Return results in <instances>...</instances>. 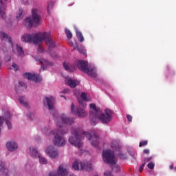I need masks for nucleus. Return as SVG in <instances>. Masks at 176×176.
<instances>
[{
  "mask_svg": "<svg viewBox=\"0 0 176 176\" xmlns=\"http://www.w3.org/2000/svg\"><path fill=\"white\" fill-rule=\"evenodd\" d=\"M53 116L54 122L58 126V130L53 132L55 135L53 139V144H55L56 146H64L65 144H67V141L63 135L67 133V129L64 128L63 124L71 126V124L75 123V121L74 118L67 116L65 113H63L61 116H58V112L57 111L53 113Z\"/></svg>",
  "mask_w": 176,
  "mask_h": 176,
  "instance_id": "nucleus-1",
  "label": "nucleus"
},
{
  "mask_svg": "<svg viewBox=\"0 0 176 176\" xmlns=\"http://www.w3.org/2000/svg\"><path fill=\"white\" fill-rule=\"evenodd\" d=\"M71 133L72 136L69 138V142L76 148H82L83 146L82 140H83L85 137H86L89 140H91V144L92 146H95V148H97V146H98V144H100V136H98L97 133H95L91 135L89 132H83L80 129H72Z\"/></svg>",
  "mask_w": 176,
  "mask_h": 176,
  "instance_id": "nucleus-2",
  "label": "nucleus"
},
{
  "mask_svg": "<svg viewBox=\"0 0 176 176\" xmlns=\"http://www.w3.org/2000/svg\"><path fill=\"white\" fill-rule=\"evenodd\" d=\"M75 64L78 69H80L82 72L89 75L91 78H96L97 76V71L96 70V68L94 67H88L89 63H87V61L80 60L76 61Z\"/></svg>",
  "mask_w": 176,
  "mask_h": 176,
  "instance_id": "nucleus-3",
  "label": "nucleus"
},
{
  "mask_svg": "<svg viewBox=\"0 0 176 176\" xmlns=\"http://www.w3.org/2000/svg\"><path fill=\"white\" fill-rule=\"evenodd\" d=\"M45 38V34L38 33L35 34H23L21 38V42H25L31 43V42H33V43L36 45H41L42 43V38Z\"/></svg>",
  "mask_w": 176,
  "mask_h": 176,
  "instance_id": "nucleus-4",
  "label": "nucleus"
},
{
  "mask_svg": "<svg viewBox=\"0 0 176 176\" xmlns=\"http://www.w3.org/2000/svg\"><path fill=\"white\" fill-rule=\"evenodd\" d=\"M32 17L26 18L25 22L28 24L29 27H32L34 24H40L41 23V15L39 11L36 9L32 10Z\"/></svg>",
  "mask_w": 176,
  "mask_h": 176,
  "instance_id": "nucleus-5",
  "label": "nucleus"
},
{
  "mask_svg": "<svg viewBox=\"0 0 176 176\" xmlns=\"http://www.w3.org/2000/svg\"><path fill=\"white\" fill-rule=\"evenodd\" d=\"M89 107L91 109H92L89 113L90 122L94 126H96L97 123V119H98V115L101 113V111L99 108H97V106L94 103L90 104Z\"/></svg>",
  "mask_w": 176,
  "mask_h": 176,
  "instance_id": "nucleus-6",
  "label": "nucleus"
},
{
  "mask_svg": "<svg viewBox=\"0 0 176 176\" xmlns=\"http://www.w3.org/2000/svg\"><path fill=\"white\" fill-rule=\"evenodd\" d=\"M102 158L103 162L107 164H116V162H115V154L111 150L103 151Z\"/></svg>",
  "mask_w": 176,
  "mask_h": 176,
  "instance_id": "nucleus-7",
  "label": "nucleus"
},
{
  "mask_svg": "<svg viewBox=\"0 0 176 176\" xmlns=\"http://www.w3.org/2000/svg\"><path fill=\"white\" fill-rule=\"evenodd\" d=\"M111 119H112V111L107 109L104 113L98 115L97 120H99L103 124H107L111 122Z\"/></svg>",
  "mask_w": 176,
  "mask_h": 176,
  "instance_id": "nucleus-8",
  "label": "nucleus"
},
{
  "mask_svg": "<svg viewBox=\"0 0 176 176\" xmlns=\"http://www.w3.org/2000/svg\"><path fill=\"white\" fill-rule=\"evenodd\" d=\"M72 168L76 171L79 170V169L90 171V170H91V164L89 162H79L78 161H75L73 163Z\"/></svg>",
  "mask_w": 176,
  "mask_h": 176,
  "instance_id": "nucleus-9",
  "label": "nucleus"
},
{
  "mask_svg": "<svg viewBox=\"0 0 176 176\" xmlns=\"http://www.w3.org/2000/svg\"><path fill=\"white\" fill-rule=\"evenodd\" d=\"M41 34H45L44 38H41V43L43 41H45V43L48 46L49 49H54V47H56V43L52 40L50 34L47 32H42Z\"/></svg>",
  "mask_w": 176,
  "mask_h": 176,
  "instance_id": "nucleus-10",
  "label": "nucleus"
},
{
  "mask_svg": "<svg viewBox=\"0 0 176 176\" xmlns=\"http://www.w3.org/2000/svg\"><path fill=\"white\" fill-rule=\"evenodd\" d=\"M71 108V112L73 115H78L79 118H85L87 116V113H86L84 109H79V107H75L74 103L72 104Z\"/></svg>",
  "mask_w": 176,
  "mask_h": 176,
  "instance_id": "nucleus-11",
  "label": "nucleus"
},
{
  "mask_svg": "<svg viewBox=\"0 0 176 176\" xmlns=\"http://www.w3.org/2000/svg\"><path fill=\"white\" fill-rule=\"evenodd\" d=\"M23 78L28 79L29 80H32L33 82H41L42 80V77L38 74L32 73H25L23 74Z\"/></svg>",
  "mask_w": 176,
  "mask_h": 176,
  "instance_id": "nucleus-12",
  "label": "nucleus"
},
{
  "mask_svg": "<svg viewBox=\"0 0 176 176\" xmlns=\"http://www.w3.org/2000/svg\"><path fill=\"white\" fill-rule=\"evenodd\" d=\"M46 153L50 157H53L54 159H56V157L58 156L57 149H56V148H54L53 146H50L47 147L46 149Z\"/></svg>",
  "mask_w": 176,
  "mask_h": 176,
  "instance_id": "nucleus-13",
  "label": "nucleus"
},
{
  "mask_svg": "<svg viewBox=\"0 0 176 176\" xmlns=\"http://www.w3.org/2000/svg\"><path fill=\"white\" fill-rule=\"evenodd\" d=\"M31 156H32V157H38L41 164H47V160H46V158L39 155L38 151H36V149L34 148H32Z\"/></svg>",
  "mask_w": 176,
  "mask_h": 176,
  "instance_id": "nucleus-14",
  "label": "nucleus"
},
{
  "mask_svg": "<svg viewBox=\"0 0 176 176\" xmlns=\"http://www.w3.org/2000/svg\"><path fill=\"white\" fill-rule=\"evenodd\" d=\"M44 105H47L48 109L52 110L54 107V98L51 96L50 98L46 97L45 99L43 100Z\"/></svg>",
  "mask_w": 176,
  "mask_h": 176,
  "instance_id": "nucleus-15",
  "label": "nucleus"
},
{
  "mask_svg": "<svg viewBox=\"0 0 176 176\" xmlns=\"http://www.w3.org/2000/svg\"><path fill=\"white\" fill-rule=\"evenodd\" d=\"M0 175L9 176V170L5 167V162L0 161Z\"/></svg>",
  "mask_w": 176,
  "mask_h": 176,
  "instance_id": "nucleus-16",
  "label": "nucleus"
},
{
  "mask_svg": "<svg viewBox=\"0 0 176 176\" xmlns=\"http://www.w3.org/2000/svg\"><path fill=\"white\" fill-rule=\"evenodd\" d=\"M6 148L10 152H14V151L19 148V145H17V143L14 141L8 142L6 144Z\"/></svg>",
  "mask_w": 176,
  "mask_h": 176,
  "instance_id": "nucleus-17",
  "label": "nucleus"
},
{
  "mask_svg": "<svg viewBox=\"0 0 176 176\" xmlns=\"http://www.w3.org/2000/svg\"><path fill=\"white\" fill-rule=\"evenodd\" d=\"M69 45H72V47H74V50H78V52L81 54H86V50H85V48H83V47L82 46H79L78 43H76L75 45H74V43L70 42Z\"/></svg>",
  "mask_w": 176,
  "mask_h": 176,
  "instance_id": "nucleus-18",
  "label": "nucleus"
},
{
  "mask_svg": "<svg viewBox=\"0 0 176 176\" xmlns=\"http://www.w3.org/2000/svg\"><path fill=\"white\" fill-rule=\"evenodd\" d=\"M0 38L1 41H8L9 43H10L12 47H13V42L12 41V38L9 36L5 32H0Z\"/></svg>",
  "mask_w": 176,
  "mask_h": 176,
  "instance_id": "nucleus-19",
  "label": "nucleus"
},
{
  "mask_svg": "<svg viewBox=\"0 0 176 176\" xmlns=\"http://www.w3.org/2000/svg\"><path fill=\"white\" fill-rule=\"evenodd\" d=\"M39 63L41 64V68L43 69V71H45V68L46 67H53V63L49 62V60L46 59H40Z\"/></svg>",
  "mask_w": 176,
  "mask_h": 176,
  "instance_id": "nucleus-20",
  "label": "nucleus"
},
{
  "mask_svg": "<svg viewBox=\"0 0 176 176\" xmlns=\"http://www.w3.org/2000/svg\"><path fill=\"white\" fill-rule=\"evenodd\" d=\"M80 98L81 99H78V103L80 104V105H82V107H86V103L85 102V101H89L86 93L82 92L80 95Z\"/></svg>",
  "mask_w": 176,
  "mask_h": 176,
  "instance_id": "nucleus-21",
  "label": "nucleus"
},
{
  "mask_svg": "<svg viewBox=\"0 0 176 176\" xmlns=\"http://www.w3.org/2000/svg\"><path fill=\"white\" fill-rule=\"evenodd\" d=\"M65 82L67 86H69V87H76L78 86V82H76L75 80H72L71 78H65Z\"/></svg>",
  "mask_w": 176,
  "mask_h": 176,
  "instance_id": "nucleus-22",
  "label": "nucleus"
},
{
  "mask_svg": "<svg viewBox=\"0 0 176 176\" xmlns=\"http://www.w3.org/2000/svg\"><path fill=\"white\" fill-rule=\"evenodd\" d=\"M4 9H5V5H3L2 0H0V16L3 19H4L6 16V13H5V11H3Z\"/></svg>",
  "mask_w": 176,
  "mask_h": 176,
  "instance_id": "nucleus-23",
  "label": "nucleus"
},
{
  "mask_svg": "<svg viewBox=\"0 0 176 176\" xmlns=\"http://www.w3.org/2000/svg\"><path fill=\"white\" fill-rule=\"evenodd\" d=\"M4 120H6V124L8 127V130H11L12 129V123L10 122L11 116L9 113L7 114V118H4Z\"/></svg>",
  "mask_w": 176,
  "mask_h": 176,
  "instance_id": "nucleus-24",
  "label": "nucleus"
},
{
  "mask_svg": "<svg viewBox=\"0 0 176 176\" xmlns=\"http://www.w3.org/2000/svg\"><path fill=\"white\" fill-rule=\"evenodd\" d=\"M76 35L79 41V42H84L85 37H83V34H82V32H79V30H76Z\"/></svg>",
  "mask_w": 176,
  "mask_h": 176,
  "instance_id": "nucleus-25",
  "label": "nucleus"
},
{
  "mask_svg": "<svg viewBox=\"0 0 176 176\" xmlns=\"http://www.w3.org/2000/svg\"><path fill=\"white\" fill-rule=\"evenodd\" d=\"M16 52L19 56H24V50L19 44H16Z\"/></svg>",
  "mask_w": 176,
  "mask_h": 176,
  "instance_id": "nucleus-26",
  "label": "nucleus"
},
{
  "mask_svg": "<svg viewBox=\"0 0 176 176\" xmlns=\"http://www.w3.org/2000/svg\"><path fill=\"white\" fill-rule=\"evenodd\" d=\"M19 101L22 105H23V107H28V103L25 101V98H24V96L19 97Z\"/></svg>",
  "mask_w": 176,
  "mask_h": 176,
  "instance_id": "nucleus-27",
  "label": "nucleus"
},
{
  "mask_svg": "<svg viewBox=\"0 0 176 176\" xmlns=\"http://www.w3.org/2000/svg\"><path fill=\"white\" fill-rule=\"evenodd\" d=\"M65 32L66 36H67V38H68V39L72 38V32H71L69 31V30L65 29Z\"/></svg>",
  "mask_w": 176,
  "mask_h": 176,
  "instance_id": "nucleus-28",
  "label": "nucleus"
},
{
  "mask_svg": "<svg viewBox=\"0 0 176 176\" xmlns=\"http://www.w3.org/2000/svg\"><path fill=\"white\" fill-rule=\"evenodd\" d=\"M112 170L113 171H115V173H119V171H120V166L118 165H115L112 167Z\"/></svg>",
  "mask_w": 176,
  "mask_h": 176,
  "instance_id": "nucleus-29",
  "label": "nucleus"
},
{
  "mask_svg": "<svg viewBox=\"0 0 176 176\" xmlns=\"http://www.w3.org/2000/svg\"><path fill=\"white\" fill-rule=\"evenodd\" d=\"M148 145V140H144L140 142L139 146L140 148L142 146H146Z\"/></svg>",
  "mask_w": 176,
  "mask_h": 176,
  "instance_id": "nucleus-30",
  "label": "nucleus"
},
{
  "mask_svg": "<svg viewBox=\"0 0 176 176\" xmlns=\"http://www.w3.org/2000/svg\"><path fill=\"white\" fill-rule=\"evenodd\" d=\"M147 167L150 170H153L155 168V164L151 162L147 164Z\"/></svg>",
  "mask_w": 176,
  "mask_h": 176,
  "instance_id": "nucleus-31",
  "label": "nucleus"
},
{
  "mask_svg": "<svg viewBox=\"0 0 176 176\" xmlns=\"http://www.w3.org/2000/svg\"><path fill=\"white\" fill-rule=\"evenodd\" d=\"M52 8H53V2L48 3L47 8V10L48 13H50V9H52Z\"/></svg>",
  "mask_w": 176,
  "mask_h": 176,
  "instance_id": "nucleus-32",
  "label": "nucleus"
},
{
  "mask_svg": "<svg viewBox=\"0 0 176 176\" xmlns=\"http://www.w3.org/2000/svg\"><path fill=\"white\" fill-rule=\"evenodd\" d=\"M153 159V156H151L150 157L144 158V163H145V164H146L147 163H148V162H151V160H152Z\"/></svg>",
  "mask_w": 176,
  "mask_h": 176,
  "instance_id": "nucleus-33",
  "label": "nucleus"
},
{
  "mask_svg": "<svg viewBox=\"0 0 176 176\" xmlns=\"http://www.w3.org/2000/svg\"><path fill=\"white\" fill-rule=\"evenodd\" d=\"M23 17V10L19 9V15L16 16L17 20H20Z\"/></svg>",
  "mask_w": 176,
  "mask_h": 176,
  "instance_id": "nucleus-34",
  "label": "nucleus"
},
{
  "mask_svg": "<svg viewBox=\"0 0 176 176\" xmlns=\"http://www.w3.org/2000/svg\"><path fill=\"white\" fill-rule=\"evenodd\" d=\"M63 67L66 71H71V69H69V66L65 63H63Z\"/></svg>",
  "mask_w": 176,
  "mask_h": 176,
  "instance_id": "nucleus-35",
  "label": "nucleus"
},
{
  "mask_svg": "<svg viewBox=\"0 0 176 176\" xmlns=\"http://www.w3.org/2000/svg\"><path fill=\"white\" fill-rule=\"evenodd\" d=\"M12 67L15 71H19V65L17 64L12 63Z\"/></svg>",
  "mask_w": 176,
  "mask_h": 176,
  "instance_id": "nucleus-36",
  "label": "nucleus"
},
{
  "mask_svg": "<svg viewBox=\"0 0 176 176\" xmlns=\"http://www.w3.org/2000/svg\"><path fill=\"white\" fill-rule=\"evenodd\" d=\"M4 60L5 61H10V60H12V56H10V55H6L4 57Z\"/></svg>",
  "mask_w": 176,
  "mask_h": 176,
  "instance_id": "nucleus-37",
  "label": "nucleus"
},
{
  "mask_svg": "<svg viewBox=\"0 0 176 176\" xmlns=\"http://www.w3.org/2000/svg\"><path fill=\"white\" fill-rule=\"evenodd\" d=\"M118 156L120 159H122V160L127 159V157L124 154L120 153Z\"/></svg>",
  "mask_w": 176,
  "mask_h": 176,
  "instance_id": "nucleus-38",
  "label": "nucleus"
},
{
  "mask_svg": "<svg viewBox=\"0 0 176 176\" xmlns=\"http://www.w3.org/2000/svg\"><path fill=\"white\" fill-rule=\"evenodd\" d=\"M126 118L128 122H133V116H131V115H126Z\"/></svg>",
  "mask_w": 176,
  "mask_h": 176,
  "instance_id": "nucleus-39",
  "label": "nucleus"
},
{
  "mask_svg": "<svg viewBox=\"0 0 176 176\" xmlns=\"http://www.w3.org/2000/svg\"><path fill=\"white\" fill-rule=\"evenodd\" d=\"M19 85L21 86V87H25L27 89V86L25 85V83L23 81H19Z\"/></svg>",
  "mask_w": 176,
  "mask_h": 176,
  "instance_id": "nucleus-40",
  "label": "nucleus"
},
{
  "mask_svg": "<svg viewBox=\"0 0 176 176\" xmlns=\"http://www.w3.org/2000/svg\"><path fill=\"white\" fill-rule=\"evenodd\" d=\"M116 143V142H115V141H113L111 142V148H113V149H116V145H115Z\"/></svg>",
  "mask_w": 176,
  "mask_h": 176,
  "instance_id": "nucleus-41",
  "label": "nucleus"
},
{
  "mask_svg": "<svg viewBox=\"0 0 176 176\" xmlns=\"http://www.w3.org/2000/svg\"><path fill=\"white\" fill-rule=\"evenodd\" d=\"M144 167H145V163H143V164L140 166V169H139V170H140V173H142V170H144Z\"/></svg>",
  "mask_w": 176,
  "mask_h": 176,
  "instance_id": "nucleus-42",
  "label": "nucleus"
},
{
  "mask_svg": "<svg viewBox=\"0 0 176 176\" xmlns=\"http://www.w3.org/2000/svg\"><path fill=\"white\" fill-rule=\"evenodd\" d=\"M143 153H144L145 155H149V153H150L149 149H144L143 151Z\"/></svg>",
  "mask_w": 176,
  "mask_h": 176,
  "instance_id": "nucleus-43",
  "label": "nucleus"
},
{
  "mask_svg": "<svg viewBox=\"0 0 176 176\" xmlns=\"http://www.w3.org/2000/svg\"><path fill=\"white\" fill-rule=\"evenodd\" d=\"M37 50H38V52H39V53L43 52V48H42V47H38Z\"/></svg>",
  "mask_w": 176,
  "mask_h": 176,
  "instance_id": "nucleus-44",
  "label": "nucleus"
},
{
  "mask_svg": "<svg viewBox=\"0 0 176 176\" xmlns=\"http://www.w3.org/2000/svg\"><path fill=\"white\" fill-rule=\"evenodd\" d=\"M104 176H113V175H112V173H111L110 172H106L104 173Z\"/></svg>",
  "mask_w": 176,
  "mask_h": 176,
  "instance_id": "nucleus-45",
  "label": "nucleus"
},
{
  "mask_svg": "<svg viewBox=\"0 0 176 176\" xmlns=\"http://www.w3.org/2000/svg\"><path fill=\"white\" fill-rule=\"evenodd\" d=\"M63 93H69V89H66L62 91Z\"/></svg>",
  "mask_w": 176,
  "mask_h": 176,
  "instance_id": "nucleus-46",
  "label": "nucleus"
},
{
  "mask_svg": "<svg viewBox=\"0 0 176 176\" xmlns=\"http://www.w3.org/2000/svg\"><path fill=\"white\" fill-rule=\"evenodd\" d=\"M169 168H170V170H173V168H174V166L173 165H170L169 166Z\"/></svg>",
  "mask_w": 176,
  "mask_h": 176,
  "instance_id": "nucleus-47",
  "label": "nucleus"
},
{
  "mask_svg": "<svg viewBox=\"0 0 176 176\" xmlns=\"http://www.w3.org/2000/svg\"><path fill=\"white\" fill-rule=\"evenodd\" d=\"M29 118L31 119V120H32V116H31V114H30Z\"/></svg>",
  "mask_w": 176,
  "mask_h": 176,
  "instance_id": "nucleus-48",
  "label": "nucleus"
},
{
  "mask_svg": "<svg viewBox=\"0 0 176 176\" xmlns=\"http://www.w3.org/2000/svg\"><path fill=\"white\" fill-rule=\"evenodd\" d=\"M1 67H2V63L0 61V69H1Z\"/></svg>",
  "mask_w": 176,
  "mask_h": 176,
  "instance_id": "nucleus-49",
  "label": "nucleus"
},
{
  "mask_svg": "<svg viewBox=\"0 0 176 176\" xmlns=\"http://www.w3.org/2000/svg\"><path fill=\"white\" fill-rule=\"evenodd\" d=\"M60 97H64V98H65V96H60Z\"/></svg>",
  "mask_w": 176,
  "mask_h": 176,
  "instance_id": "nucleus-50",
  "label": "nucleus"
},
{
  "mask_svg": "<svg viewBox=\"0 0 176 176\" xmlns=\"http://www.w3.org/2000/svg\"><path fill=\"white\" fill-rule=\"evenodd\" d=\"M25 2H28V0H25Z\"/></svg>",
  "mask_w": 176,
  "mask_h": 176,
  "instance_id": "nucleus-51",
  "label": "nucleus"
},
{
  "mask_svg": "<svg viewBox=\"0 0 176 176\" xmlns=\"http://www.w3.org/2000/svg\"><path fill=\"white\" fill-rule=\"evenodd\" d=\"M175 171H176V167L175 168Z\"/></svg>",
  "mask_w": 176,
  "mask_h": 176,
  "instance_id": "nucleus-52",
  "label": "nucleus"
},
{
  "mask_svg": "<svg viewBox=\"0 0 176 176\" xmlns=\"http://www.w3.org/2000/svg\"><path fill=\"white\" fill-rule=\"evenodd\" d=\"M31 149H32V148H30V151H31Z\"/></svg>",
  "mask_w": 176,
  "mask_h": 176,
  "instance_id": "nucleus-53",
  "label": "nucleus"
},
{
  "mask_svg": "<svg viewBox=\"0 0 176 176\" xmlns=\"http://www.w3.org/2000/svg\"><path fill=\"white\" fill-rule=\"evenodd\" d=\"M4 1H8V0H4Z\"/></svg>",
  "mask_w": 176,
  "mask_h": 176,
  "instance_id": "nucleus-54",
  "label": "nucleus"
}]
</instances>
